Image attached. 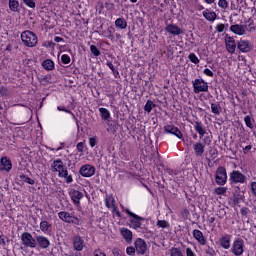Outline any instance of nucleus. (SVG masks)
<instances>
[{
	"label": "nucleus",
	"instance_id": "obj_58",
	"mask_svg": "<svg viewBox=\"0 0 256 256\" xmlns=\"http://www.w3.org/2000/svg\"><path fill=\"white\" fill-rule=\"evenodd\" d=\"M54 41H55V43H61V41H64V39L61 38V37H59V36H56V37L54 38Z\"/></svg>",
	"mask_w": 256,
	"mask_h": 256
},
{
	"label": "nucleus",
	"instance_id": "obj_56",
	"mask_svg": "<svg viewBox=\"0 0 256 256\" xmlns=\"http://www.w3.org/2000/svg\"><path fill=\"white\" fill-rule=\"evenodd\" d=\"M249 213V209L246 207L241 208V214L242 216H247Z\"/></svg>",
	"mask_w": 256,
	"mask_h": 256
},
{
	"label": "nucleus",
	"instance_id": "obj_31",
	"mask_svg": "<svg viewBox=\"0 0 256 256\" xmlns=\"http://www.w3.org/2000/svg\"><path fill=\"white\" fill-rule=\"evenodd\" d=\"M115 26L118 27V29H127L128 23L124 18H117L115 20Z\"/></svg>",
	"mask_w": 256,
	"mask_h": 256
},
{
	"label": "nucleus",
	"instance_id": "obj_44",
	"mask_svg": "<svg viewBox=\"0 0 256 256\" xmlns=\"http://www.w3.org/2000/svg\"><path fill=\"white\" fill-rule=\"evenodd\" d=\"M188 59L191 61V63H194L195 65H197V63H199V58L197 57V55H195V53H191L188 56Z\"/></svg>",
	"mask_w": 256,
	"mask_h": 256
},
{
	"label": "nucleus",
	"instance_id": "obj_40",
	"mask_svg": "<svg viewBox=\"0 0 256 256\" xmlns=\"http://www.w3.org/2000/svg\"><path fill=\"white\" fill-rule=\"evenodd\" d=\"M157 226L162 229H167L169 228V222H167L166 220H158Z\"/></svg>",
	"mask_w": 256,
	"mask_h": 256
},
{
	"label": "nucleus",
	"instance_id": "obj_34",
	"mask_svg": "<svg viewBox=\"0 0 256 256\" xmlns=\"http://www.w3.org/2000/svg\"><path fill=\"white\" fill-rule=\"evenodd\" d=\"M19 178H20L21 182L26 183L28 185H34L35 184V180L26 176V175H20Z\"/></svg>",
	"mask_w": 256,
	"mask_h": 256
},
{
	"label": "nucleus",
	"instance_id": "obj_33",
	"mask_svg": "<svg viewBox=\"0 0 256 256\" xmlns=\"http://www.w3.org/2000/svg\"><path fill=\"white\" fill-rule=\"evenodd\" d=\"M169 256H183V251L179 247H172L169 249Z\"/></svg>",
	"mask_w": 256,
	"mask_h": 256
},
{
	"label": "nucleus",
	"instance_id": "obj_37",
	"mask_svg": "<svg viewBox=\"0 0 256 256\" xmlns=\"http://www.w3.org/2000/svg\"><path fill=\"white\" fill-rule=\"evenodd\" d=\"M229 27V24H222L219 23L216 25L215 30L217 31V33H223L225 31V29H227Z\"/></svg>",
	"mask_w": 256,
	"mask_h": 256
},
{
	"label": "nucleus",
	"instance_id": "obj_52",
	"mask_svg": "<svg viewBox=\"0 0 256 256\" xmlns=\"http://www.w3.org/2000/svg\"><path fill=\"white\" fill-rule=\"evenodd\" d=\"M250 189L254 197H256V182H251Z\"/></svg>",
	"mask_w": 256,
	"mask_h": 256
},
{
	"label": "nucleus",
	"instance_id": "obj_60",
	"mask_svg": "<svg viewBox=\"0 0 256 256\" xmlns=\"http://www.w3.org/2000/svg\"><path fill=\"white\" fill-rule=\"evenodd\" d=\"M205 3H207L208 5H212V3H215V0H204Z\"/></svg>",
	"mask_w": 256,
	"mask_h": 256
},
{
	"label": "nucleus",
	"instance_id": "obj_32",
	"mask_svg": "<svg viewBox=\"0 0 256 256\" xmlns=\"http://www.w3.org/2000/svg\"><path fill=\"white\" fill-rule=\"evenodd\" d=\"M211 111H212V113L214 115H217V116L221 115V111H222L221 104H219V103H212L211 104Z\"/></svg>",
	"mask_w": 256,
	"mask_h": 256
},
{
	"label": "nucleus",
	"instance_id": "obj_36",
	"mask_svg": "<svg viewBox=\"0 0 256 256\" xmlns=\"http://www.w3.org/2000/svg\"><path fill=\"white\" fill-rule=\"evenodd\" d=\"M214 192L218 196H223L227 194V187H217L215 188Z\"/></svg>",
	"mask_w": 256,
	"mask_h": 256
},
{
	"label": "nucleus",
	"instance_id": "obj_13",
	"mask_svg": "<svg viewBox=\"0 0 256 256\" xmlns=\"http://www.w3.org/2000/svg\"><path fill=\"white\" fill-rule=\"evenodd\" d=\"M230 180L234 184H244L246 182V176L241 172L234 170L230 173Z\"/></svg>",
	"mask_w": 256,
	"mask_h": 256
},
{
	"label": "nucleus",
	"instance_id": "obj_45",
	"mask_svg": "<svg viewBox=\"0 0 256 256\" xmlns=\"http://www.w3.org/2000/svg\"><path fill=\"white\" fill-rule=\"evenodd\" d=\"M244 122L249 129H253V124L250 116H245Z\"/></svg>",
	"mask_w": 256,
	"mask_h": 256
},
{
	"label": "nucleus",
	"instance_id": "obj_50",
	"mask_svg": "<svg viewBox=\"0 0 256 256\" xmlns=\"http://www.w3.org/2000/svg\"><path fill=\"white\" fill-rule=\"evenodd\" d=\"M186 256H197L191 247L186 248Z\"/></svg>",
	"mask_w": 256,
	"mask_h": 256
},
{
	"label": "nucleus",
	"instance_id": "obj_47",
	"mask_svg": "<svg viewBox=\"0 0 256 256\" xmlns=\"http://www.w3.org/2000/svg\"><path fill=\"white\" fill-rule=\"evenodd\" d=\"M110 210H112V213L115 214L116 217L121 218L122 214L121 212L118 210L117 205H115L114 207L110 208Z\"/></svg>",
	"mask_w": 256,
	"mask_h": 256
},
{
	"label": "nucleus",
	"instance_id": "obj_9",
	"mask_svg": "<svg viewBox=\"0 0 256 256\" xmlns=\"http://www.w3.org/2000/svg\"><path fill=\"white\" fill-rule=\"evenodd\" d=\"M79 174L83 178H91L96 174V167L91 164H85L81 166Z\"/></svg>",
	"mask_w": 256,
	"mask_h": 256
},
{
	"label": "nucleus",
	"instance_id": "obj_19",
	"mask_svg": "<svg viewBox=\"0 0 256 256\" xmlns=\"http://www.w3.org/2000/svg\"><path fill=\"white\" fill-rule=\"evenodd\" d=\"M69 197L73 201L74 204L79 205L83 198V193L80 192L79 190L71 189L69 191Z\"/></svg>",
	"mask_w": 256,
	"mask_h": 256
},
{
	"label": "nucleus",
	"instance_id": "obj_55",
	"mask_svg": "<svg viewBox=\"0 0 256 256\" xmlns=\"http://www.w3.org/2000/svg\"><path fill=\"white\" fill-rule=\"evenodd\" d=\"M94 256H107V255L104 252H102L101 250H95Z\"/></svg>",
	"mask_w": 256,
	"mask_h": 256
},
{
	"label": "nucleus",
	"instance_id": "obj_49",
	"mask_svg": "<svg viewBox=\"0 0 256 256\" xmlns=\"http://www.w3.org/2000/svg\"><path fill=\"white\" fill-rule=\"evenodd\" d=\"M89 145L91 148H94L97 146V139L95 137L89 138Z\"/></svg>",
	"mask_w": 256,
	"mask_h": 256
},
{
	"label": "nucleus",
	"instance_id": "obj_17",
	"mask_svg": "<svg viewBox=\"0 0 256 256\" xmlns=\"http://www.w3.org/2000/svg\"><path fill=\"white\" fill-rule=\"evenodd\" d=\"M40 231L45 235H52L53 233V225L47 220H43L39 224Z\"/></svg>",
	"mask_w": 256,
	"mask_h": 256
},
{
	"label": "nucleus",
	"instance_id": "obj_28",
	"mask_svg": "<svg viewBox=\"0 0 256 256\" xmlns=\"http://www.w3.org/2000/svg\"><path fill=\"white\" fill-rule=\"evenodd\" d=\"M105 206L108 209H112L116 206V200L113 194L106 195L105 197Z\"/></svg>",
	"mask_w": 256,
	"mask_h": 256
},
{
	"label": "nucleus",
	"instance_id": "obj_46",
	"mask_svg": "<svg viewBox=\"0 0 256 256\" xmlns=\"http://www.w3.org/2000/svg\"><path fill=\"white\" fill-rule=\"evenodd\" d=\"M136 252H137V250L133 246L127 247V249H126V253L129 256H134L136 254Z\"/></svg>",
	"mask_w": 256,
	"mask_h": 256
},
{
	"label": "nucleus",
	"instance_id": "obj_43",
	"mask_svg": "<svg viewBox=\"0 0 256 256\" xmlns=\"http://www.w3.org/2000/svg\"><path fill=\"white\" fill-rule=\"evenodd\" d=\"M61 61L64 65H69V63H71V58L68 54H63L61 56Z\"/></svg>",
	"mask_w": 256,
	"mask_h": 256
},
{
	"label": "nucleus",
	"instance_id": "obj_61",
	"mask_svg": "<svg viewBox=\"0 0 256 256\" xmlns=\"http://www.w3.org/2000/svg\"><path fill=\"white\" fill-rule=\"evenodd\" d=\"M50 151L52 152H58L61 150V147L57 148V149H54V148H49Z\"/></svg>",
	"mask_w": 256,
	"mask_h": 256
},
{
	"label": "nucleus",
	"instance_id": "obj_59",
	"mask_svg": "<svg viewBox=\"0 0 256 256\" xmlns=\"http://www.w3.org/2000/svg\"><path fill=\"white\" fill-rule=\"evenodd\" d=\"M107 65H108L109 69H111V71H115V66L113 63H108Z\"/></svg>",
	"mask_w": 256,
	"mask_h": 256
},
{
	"label": "nucleus",
	"instance_id": "obj_64",
	"mask_svg": "<svg viewBox=\"0 0 256 256\" xmlns=\"http://www.w3.org/2000/svg\"><path fill=\"white\" fill-rule=\"evenodd\" d=\"M6 92V88H1V93Z\"/></svg>",
	"mask_w": 256,
	"mask_h": 256
},
{
	"label": "nucleus",
	"instance_id": "obj_1",
	"mask_svg": "<svg viewBox=\"0 0 256 256\" xmlns=\"http://www.w3.org/2000/svg\"><path fill=\"white\" fill-rule=\"evenodd\" d=\"M51 168L53 172L58 173V177L63 178L67 184L73 183V176L69 175L68 169L61 159L54 160L51 164Z\"/></svg>",
	"mask_w": 256,
	"mask_h": 256
},
{
	"label": "nucleus",
	"instance_id": "obj_12",
	"mask_svg": "<svg viewBox=\"0 0 256 256\" xmlns=\"http://www.w3.org/2000/svg\"><path fill=\"white\" fill-rule=\"evenodd\" d=\"M164 133L175 136L178 139H183V133L175 125L168 124L164 127Z\"/></svg>",
	"mask_w": 256,
	"mask_h": 256
},
{
	"label": "nucleus",
	"instance_id": "obj_22",
	"mask_svg": "<svg viewBox=\"0 0 256 256\" xmlns=\"http://www.w3.org/2000/svg\"><path fill=\"white\" fill-rule=\"evenodd\" d=\"M231 234H224L222 237H220V246L224 250H229L231 248Z\"/></svg>",
	"mask_w": 256,
	"mask_h": 256
},
{
	"label": "nucleus",
	"instance_id": "obj_15",
	"mask_svg": "<svg viewBox=\"0 0 256 256\" xmlns=\"http://www.w3.org/2000/svg\"><path fill=\"white\" fill-rule=\"evenodd\" d=\"M35 242H36V245H38V247L41 248V249H47L51 245V242H50L49 238H47L43 235L36 236L35 237Z\"/></svg>",
	"mask_w": 256,
	"mask_h": 256
},
{
	"label": "nucleus",
	"instance_id": "obj_23",
	"mask_svg": "<svg viewBox=\"0 0 256 256\" xmlns=\"http://www.w3.org/2000/svg\"><path fill=\"white\" fill-rule=\"evenodd\" d=\"M193 149L196 157H203V154H205V144L202 142H195L193 144Z\"/></svg>",
	"mask_w": 256,
	"mask_h": 256
},
{
	"label": "nucleus",
	"instance_id": "obj_63",
	"mask_svg": "<svg viewBox=\"0 0 256 256\" xmlns=\"http://www.w3.org/2000/svg\"><path fill=\"white\" fill-rule=\"evenodd\" d=\"M71 256H82V254L79 252H76V253L72 254Z\"/></svg>",
	"mask_w": 256,
	"mask_h": 256
},
{
	"label": "nucleus",
	"instance_id": "obj_24",
	"mask_svg": "<svg viewBox=\"0 0 256 256\" xmlns=\"http://www.w3.org/2000/svg\"><path fill=\"white\" fill-rule=\"evenodd\" d=\"M194 129L199 134L200 139H203V136L207 133L205 126L199 121L194 122Z\"/></svg>",
	"mask_w": 256,
	"mask_h": 256
},
{
	"label": "nucleus",
	"instance_id": "obj_6",
	"mask_svg": "<svg viewBox=\"0 0 256 256\" xmlns=\"http://www.w3.org/2000/svg\"><path fill=\"white\" fill-rule=\"evenodd\" d=\"M244 240L241 238H236L233 241L231 252L234 256H241L244 252Z\"/></svg>",
	"mask_w": 256,
	"mask_h": 256
},
{
	"label": "nucleus",
	"instance_id": "obj_57",
	"mask_svg": "<svg viewBox=\"0 0 256 256\" xmlns=\"http://www.w3.org/2000/svg\"><path fill=\"white\" fill-rule=\"evenodd\" d=\"M252 149L251 145H247L244 149H243V153L247 154L250 150Z\"/></svg>",
	"mask_w": 256,
	"mask_h": 256
},
{
	"label": "nucleus",
	"instance_id": "obj_25",
	"mask_svg": "<svg viewBox=\"0 0 256 256\" xmlns=\"http://www.w3.org/2000/svg\"><path fill=\"white\" fill-rule=\"evenodd\" d=\"M202 15L206 21H210V23H213L217 19V13L210 11L209 9H206L202 12Z\"/></svg>",
	"mask_w": 256,
	"mask_h": 256
},
{
	"label": "nucleus",
	"instance_id": "obj_51",
	"mask_svg": "<svg viewBox=\"0 0 256 256\" xmlns=\"http://www.w3.org/2000/svg\"><path fill=\"white\" fill-rule=\"evenodd\" d=\"M203 73H204V75H206L207 77L213 78V71H211V69L205 68V69L203 70Z\"/></svg>",
	"mask_w": 256,
	"mask_h": 256
},
{
	"label": "nucleus",
	"instance_id": "obj_14",
	"mask_svg": "<svg viewBox=\"0 0 256 256\" xmlns=\"http://www.w3.org/2000/svg\"><path fill=\"white\" fill-rule=\"evenodd\" d=\"M12 168V161L8 157H2L0 160V172L9 173Z\"/></svg>",
	"mask_w": 256,
	"mask_h": 256
},
{
	"label": "nucleus",
	"instance_id": "obj_21",
	"mask_svg": "<svg viewBox=\"0 0 256 256\" xmlns=\"http://www.w3.org/2000/svg\"><path fill=\"white\" fill-rule=\"evenodd\" d=\"M120 234L126 243L131 244L133 242V232L129 228H120Z\"/></svg>",
	"mask_w": 256,
	"mask_h": 256
},
{
	"label": "nucleus",
	"instance_id": "obj_26",
	"mask_svg": "<svg viewBox=\"0 0 256 256\" xmlns=\"http://www.w3.org/2000/svg\"><path fill=\"white\" fill-rule=\"evenodd\" d=\"M238 49L242 53H248V51L251 49V45L248 40H240L238 42Z\"/></svg>",
	"mask_w": 256,
	"mask_h": 256
},
{
	"label": "nucleus",
	"instance_id": "obj_39",
	"mask_svg": "<svg viewBox=\"0 0 256 256\" xmlns=\"http://www.w3.org/2000/svg\"><path fill=\"white\" fill-rule=\"evenodd\" d=\"M153 107H155L153 102L152 101H147L146 104H145L144 110L147 113H151L153 111Z\"/></svg>",
	"mask_w": 256,
	"mask_h": 256
},
{
	"label": "nucleus",
	"instance_id": "obj_38",
	"mask_svg": "<svg viewBox=\"0 0 256 256\" xmlns=\"http://www.w3.org/2000/svg\"><path fill=\"white\" fill-rule=\"evenodd\" d=\"M90 51L91 53L95 56V57H100L101 55V51L99 50V48L95 45H91L90 46Z\"/></svg>",
	"mask_w": 256,
	"mask_h": 256
},
{
	"label": "nucleus",
	"instance_id": "obj_16",
	"mask_svg": "<svg viewBox=\"0 0 256 256\" xmlns=\"http://www.w3.org/2000/svg\"><path fill=\"white\" fill-rule=\"evenodd\" d=\"M230 31L234 33V35H239V37L246 35L247 26L242 24H234L230 26Z\"/></svg>",
	"mask_w": 256,
	"mask_h": 256
},
{
	"label": "nucleus",
	"instance_id": "obj_20",
	"mask_svg": "<svg viewBox=\"0 0 256 256\" xmlns=\"http://www.w3.org/2000/svg\"><path fill=\"white\" fill-rule=\"evenodd\" d=\"M225 45H226V49L228 51V53H231V55H233V53H235V49H236V43L233 37L226 35L225 36Z\"/></svg>",
	"mask_w": 256,
	"mask_h": 256
},
{
	"label": "nucleus",
	"instance_id": "obj_53",
	"mask_svg": "<svg viewBox=\"0 0 256 256\" xmlns=\"http://www.w3.org/2000/svg\"><path fill=\"white\" fill-rule=\"evenodd\" d=\"M5 245H6L5 236L3 235L2 232H0V246H5Z\"/></svg>",
	"mask_w": 256,
	"mask_h": 256
},
{
	"label": "nucleus",
	"instance_id": "obj_3",
	"mask_svg": "<svg viewBox=\"0 0 256 256\" xmlns=\"http://www.w3.org/2000/svg\"><path fill=\"white\" fill-rule=\"evenodd\" d=\"M192 85L195 94L209 92V84L203 79H195L192 81Z\"/></svg>",
	"mask_w": 256,
	"mask_h": 256
},
{
	"label": "nucleus",
	"instance_id": "obj_2",
	"mask_svg": "<svg viewBox=\"0 0 256 256\" xmlns=\"http://www.w3.org/2000/svg\"><path fill=\"white\" fill-rule=\"evenodd\" d=\"M21 41L25 47H36L38 44V37L34 32L26 30L21 33Z\"/></svg>",
	"mask_w": 256,
	"mask_h": 256
},
{
	"label": "nucleus",
	"instance_id": "obj_41",
	"mask_svg": "<svg viewBox=\"0 0 256 256\" xmlns=\"http://www.w3.org/2000/svg\"><path fill=\"white\" fill-rule=\"evenodd\" d=\"M23 3L29 7L30 9H35L36 7V2L35 0H23Z\"/></svg>",
	"mask_w": 256,
	"mask_h": 256
},
{
	"label": "nucleus",
	"instance_id": "obj_48",
	"mask_svg": "<svg viewBox=\"0 0 256 256\" xmlns=\"http://www.w3.org/2000/svg\"><path fill=\"white\" fill-rule=\"evenodd\" d=\"M76 148L79 153H84L85 143L84 142L77 143Z\"/></svg>",
	"mask_w": 256,
	"mask_h": 256
},
{
	"label": "nucleus",
	"instance_id": "obj_30",
	"mask_svg": "<svg viewBox=\"0 0 256 256\" xmlns=\"http://www.w3.org/2000/svg\"><path fill=\"white\" fill-rule=\"evenodd\" d=\"M42 66L44 69H46V71H53V69H55V63L50 59L44 60Z\"/></svg>",
	"mask_w": 256,
	"mask_h": 256
},
{
	"label": "nucleus",
	"instance_id": "obj_27",
	"mask_svg": "<svg viewBox=\"0 0 256 256\" xmlns=\"http://www.w3.org/2000/svg\"><path fill=\"white\" fill-rule=\"evenodd\" d=\"M165 31L170 35H181V28L175 24H169L166 26Z\"/></svg>",
	"mask_w": 256,
	"mask_h": 256
},
{
	"label": "nucleus",
	"instance_id": "obj_8",
	"mask_svg": "<svg viewBox=\"0 0 256 256\" xmlns=\"http://www.w3.org/2000/svg\"><path fill=\"white\" fill-rule=\"evenodd\" d=\"M73 250L77 252H82L86 248L85 239L80 235H75L72 238Z\"/></svg>",
	"mask_w": 256,
	"mask_h": 256
},
{
	"label": "nucleus",
	"instance_id": "obj_4",
	"mask_svg": "<svg viewBox=\"0 0 256 256\" xmlns=\"http://www.w3.org/2000/svg\"><path fill=\"white\" fill-rule=\"evenodd\" d=\"M21 242L26 248L34 249L37 247L36 239L29 232H23L21 234Z\"/></svg>",
	"mask_w": 256,
	"mask_h": 256
},
{
	"label": "nucleus",
	"instance_id": "obj_5",
	"mask_svg": "<svg viewBox=\"0 0 256 256\" xmlns=\"http://www.w3.org/2000/svg\"><path fill=\"white\" fill-rule=\"evenodd\" d=\"M58 218L67 224H75L79 225L80 224V219L74 216L73 214L66 212V211H61L58 213Z\"/></svg>",
	"mask_w": 256,
	"mask_h": 256
},
{
	"label": "nucleus",
	"instance_id": "obj_42",
	"mask_svg": "<svg viewBox=\"0 0 256 256\" xmlns=\"http://www.w3.org/2000/svg\"><path fill=\"white\" fill-rule=\"evenodd\" d=\"M218 6L220 7V9H223L225 11V9L229 7V2H227V0H219Z\"/></svg>",
	"mask_w": 256,
	"mask_h": 256
},
{
	"label": "nucleus",
	"instance_id": "obj_10",
	"mask_svg": "<svg viewBox=\"0 0 256 256\" xmlns=\"http://www.w3.org/2000/svg\"><path fill=\"white\" fill-rule=\"evenodd\" d=\"M215 179L216 183L220 186L227 184V169H225V167H219Z\"/></svg>",
	"mask_w": 256,
	"mask_h": 256
},
{
	"label": "nucleus",
	"instance_id": "obj_54",
	"mask_svg": "<svg viewBox=\"0 0 256 256\" xmlns=\"http://www.w3.org/2000/svg\"><path fill=\"white\" fill-rule=\"evenodd\" d=\"M57 110H58L59 112H65V113H67V114H71V111H70V110H67V109H65V108L62 107V106H58V107H57Z\"/></svg>",
	"mask_w": 256,
	"mask_h": 256
},
{
	"label": "nucleus",
	"instance_id": "obj_18",
	"mask_svg": "<svg viewBox=\"0 0 256 256\" xmlns=\"http://www.w3.org/2000/svg\"><path fill=\"white\" fill-rule=\"evenodd\" d=\"M192 235L199 245L201 246L207 245V238H205V235H203V232L201 230L194 229L192 232Z\"/></svg>",
	"mask_w": 256,
	"mask_h": 256
},
{
	"label": "nucleus",
	"instance_id": "obj_35",
	"mask_svg": "<svg viewBox=\"0 0 256 256\" xmlns=\"http://www.w3.org/2000/svg\"><path fill=\"white\" fill-rule=\"evenodd\" d=\"M9 8L11 11H18L19 2L17 0H9Z\"/></svg>",
	"mask_w": 256,
	"mask_h": 256
},
{
	"label": "nucleus",
	"instance_id": "obj_7",
	"mask_svg": "<svg viewBox=\"0 0 256 256\" xmlns=\"http://www.w3.org/2000/svg\"><path fill=\"white\" fill-rule=\"evenodd\" d=\"M125 212L130 216V226L131 228L137 230L142 226V218L137 214L133 213L129 209H125Z\"/></svg>",
	"mask_w": 256,
	"mask_h": 256
},
{
	"label": "nucleus",
	"instance_id": "obj_11",
	"mask_svg": "<svg viewBox=\"0 0 256 256\" xmlns=\"http://www.w3.org/2000/svg\"><path fill=\"white\" fill-rule=\"evenodd\" d=\"M135 250L138 255H145L148 250L147 242L142 238H137L134 242Z\"/></svg>",
	"mask_w": 256,
	"mask_h": 256
},
{
	"label": "nucleus",
	"instance_id": "obj_29",
	"mask_svg": "<svg viewBox=\"0 0 256 256\" xmlns=\"http://www.w3.org/2000/svg\"><path fill=\"white\" fill-rule=\"evenodd\" d=\"M99 113L103 121H107L110 123L111 120V112L107 108H99Z\"/></svg>",
	"mask_w": 256,
	"mask_h": 256
},
{
	"label": "nucleus",
	"instance_id": "obj_62",
	"mask_svg": "<svg viewBox=\"0 0 256 256\" xmlns=\"http://www.w3.org/2000/svg\"><path fill=\"white\" fill-rule=\"evenodd\" d=\"M249 31H255V27L252 24H249Z\"/></svg>",
	"mask_w": 256,
	"mask_h": 256
}]
</instances>
